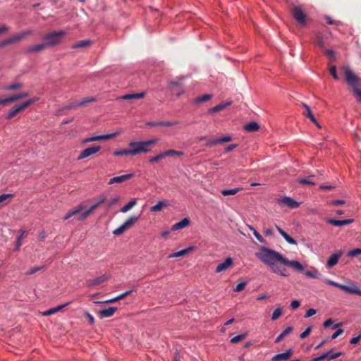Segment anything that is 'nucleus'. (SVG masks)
<instances>
[{"mask_svg":"<svg viewBox=\"0 0 361 361\" xmlns=\"http://www.w3.org/2000/svg\"><path fill=\"white\" fill-rule=\"evenodd\" d=\"M119 199H120V197L116 196V197L109 200L108 201V202L106 203V208L109 209L111 207H113L114 204H116L119 201Z\"/></svg>","mask_w":361,"mask_h":361,"instance_id":"51","label":"nucleus"},{"mask_svg":"<svg viewBox=\"0 0 361 361\" xmlns=\"http://www.w3.org/2000/svg\"><path fill=\"white\" fill-rule=\"evenodd\" d=\"M274 273L279 274L283 276H288V271L286 269H280L277 265L271 270Z\"/></svg>","mask_w":361,"mask_h":361,"instance_id":"43","label":"nucleus"},{"mask_svg":"<svg viewBox=\"0 0 361 361\" xmlns=\"http://www.w3.org/2000/svg\"><path fill=\"white\" fill-rule=\"evenodd\" d=\"M249 228L253 231V234L255 236V238L257 239V240L260 243H264V240L262 238V236L251 226H249Z\"/></svg>","mask_w":361,"mask_h":361,"instance_id":"52","label":"nucleus"},{"mask_svg":"<svg viewBox=\"0 0 361 361\" xmlns=\"http://www.w3.org/2000/svg\"><path fill=\"white\" fill-rule=\"evenodd\" d=\"M22 111L23 109L21 108L20 105L16 106L9 111L6 118L8 120L11 119Z\"/></svg>","mask_w":361,"mask_h":361,"instance_id":"31","label":"nucleus"},{"mask_svg":"<svg viewBox=\"0 0 361 361\" xmlns=\"http://www.w3.org/2000/svg\"><path fill=\"white\" fill-rule=\"evenodd\" d=\"M118 135H119V132H116V133H111V134L92 136V137H87V138L82 140L81 143L85 144L87 142H94V141L107 140L111 139L113 137H115Z\"/></svg>","mask_w":361,"mask_h":361,"instance_id":"7","label":"nucleus"},{"mask_svg":"<svg viewBox=\"0 0 361 361\" xmlns=\"http://www.w3.org/2000/svg\"><path fill=\"white\" fill-rule=\"evenodd\" d=\"M31 34L32 31L27 30L21 33L13 35L11 37L0 42V49L11 44L18 43L23 39L25 38L27 36Z\"/></svg>","mask_w":361,"mask_h":361,"instance_id":"4","label":"nucleus"},{"mask_svg":"<svg viewBox=\"0 0 361 361\" xmlns=\"http://www.w3.org/2000/svg\"><path fill=\"white\" fill-rule=\"evenodd\" d=\"M292 14L295 20L299 23L304 24L305 23L306 16L300 7L295 6L293 8Z\"/></svg>","mask_w":361,"mask_h":361,"instance_id":"12","label":"nucleus"},{"mask_svg":"<svg viewBox=\"0 0 361 361\" xmlns=\"http://www.w3.org/2000/svg\"><path fill=\"white\" fill-rule=\"evenodd\" d=\"M293 351L291 349L286 350L283 353L276 354L272 357V361H286L293 355Z\"/></svg>","mask_w":361,"mask_h":361,"instance_id":"17","label":"nucleus"},{"mask_svg":"<svg viewBox=\"0 0 361 361\" xmlns=\"http://www.w3.org/2000/svg\"><path fill=\"white\" fill-rule=\"evenodd\" d=\"M259 128V124L255 121L250 122L244 126V129L247 132L257 131Z\"/></svg>","mask_w":361,"mask_h":361,"instance_id":"32","label":"nucleus"},{"mask_svg":"<svg viewBox=\"0 0 361 361\" xmlns=\"http://www.w3.org/2000/svg\"><path fill=\"white\" fill-rule=\"evenodd\" d=\"M13 194H2L0 195V204H4L7 200L11 199Z\"/></svg>","mask_w":361,"mask_h":361,"instance_id":"54","label":"nucleus"},{"mask_svg":"<svg viewBox=\"0 0 361 361\" xmlns=\"http://www.w3.org/2000/svg\"><path fill=\"white\" fill-rule=\"evenodd\" d=\"M95 209V206L92 205L87 210L82 212L78 217L79 221L85 220Z\"/></svg>","mask_w":361,"mask_h":361,"instance_id":"39","label":"nucleus"},{"mask_svg":"<svg viewBox=\"0 0 361 361\" xmlns=\"http://www.w3.org/2000/svg\"><path fill=\"white\" fill-rule=\"evenodd\" d=\"M325 283L329 285L337 287V288H340L341 290L345 291V293H348L350 294H355L359 296H361V290L360 289V288L357 286H356L354 283H352L350 286H348L340 284L338 283H336V282L333 281L329 279H326Z\"/></svg>","mask_w":361,"mask_h":361,"instance_id":"5","label":"nucleus"},{"mask_svg":"<svg viewBox=\"0 0 361 361\" xmlns=\"http://www.w3.org/2000/svg\"><path fill=\"white\" fill-rule=\"evenodd\" d=\"M353 221V219H345V220H336V219H326L327 223H329L331 225L336 226H343L345 225H348V224H350V223H352Z\"/></svg>","mask_w":361,"mask_h":361,"instance_id":"22","label":"nucleus"},{"mask_svg":"<svg viewBox=\"0 0 361 361\" xmlns=\"http://www.w3.org/2000/svg\"><path fill=\"white\" fill-rule=\"evenodd\" d=\"M278 202L279 203L286 205L287 207H288L290 209H296L300 204V202H298L295 200H294L293 199H292L291 197H286V196H285L281 199H279Z\"/></svg>","mask_w":361,"mask_h":361,"instance_id":"13","label":"nucleus"},{"mask_svg":"<svg viewBox=\"0 0 361 361\" xmlns=\"http://www.w3.org/2000/svg\"><path fill=\"white\" fill-rule=\"evenodd\" d=\"M136 204H137V200L135 199H133V200H130L128 203H127L125 206H123L120 209V212L121 213H126L127 212L130 210Z\"/></svg>","mask_w":361,"mask_h":361,"instance_id":"34","label":"nucleus"},{"mask_svg":"<svg viewBox=\"0 0 361 361\" xmlns=\"http://www.w3.org/2000/svg\"><path fill=\"white\" fill-rule=\"evenodd\" d=\"M117 308L114 307H109L107 309L101 310L98 312L101 318L109 317L114 314Z\"/></svg>","mask_w":361,"mask_h":361,"instance_id":"21","label":"nucleus"},{"mask_svg":"<svg viewBox=\"0 0 361 361\" xmlns=\"http://www.w3.org/2000/svg\"><path fill=\"white\" fill-rule=\"evenodd\" d=\"M231 104V102H227L224 103L219 104L211 109H209L208 112L209 114H214L219 111H221L226 109L227 106H230Z\"/></svg>","mask_w":361,"mask_h":361,"instance_id":"26","label":"nucleus"},{"mask_svg":"<svg viewBox=\"0 0 361 361\" xmlns=\"http://www.w3.org/2000/svg\"><path fill=\"white\" fill-rule=\"evenodd\" d=\"M92 44L90 40H82L73 45V49L83 48L90 46Z\"/></svg>","mask_w":361,"mask_h":361,"instance_id":"42","label":"nucleus"},{"mask_svg":"<svg viewBox=\"0 0 361 361\" xmlns=\"http://www.w3.org/2000/svg\"><path fill=\"white\" fill-rule=\"evenodd\" d=\"M342 254L343 252L340 251L331 255L326 262V267L331 268L335 266L338 263V259L341 257Z\"/></svg>","mask_w":361,"mask_h":361,"instance_id":"20","label":"nucleus"},{"mask_svg":"<svg viewBox=\"0 0 361 361\" xmlns=\"http://www.w3.org/2000/svg\"><path fill=\"white\" fill-rule=\"evenodd\" d=\"M64 35L63 32H52L43 37L47 47H54L61 42V37Z\"/></svg>","mask_w":361,"mask_h":361,"instance_id":"6","label":"nucleus"},{"mask_svg":"<svg viewBox=\"0 0 361 361\" xmlns=\"http://www.w3.org/2000/svg\"><path fill=\"white\" fill-rule=\"evenodd\" d=\"M333 351V349L330 350L329 351L323 353L320 356H318L317 357L313 358L310 361H322L325 360V359H328L329 360L336 359L338 357H340L342 355L341 352H338L334 354H331V352Z\"/></svg>","mask_w":361,"mask_h":361,"instance_id":"11","label":"nucleus"},{"mask_svg":"<svg viewBox=\"0 0 361 361\" xmlns=\"http://www.w3.org/2000/svg\"><path fill=\"white\" fill-rule=\"evenodd\" d=\"M302 106L305 109V111L303 113V115L309 118L312 123H316V118L312 114L311 109L309 107V106L305 103H302Z\"/></svg>","mask_w":361,"mask_h":361,"instance_id":"33","label":"nucleus"},{"mask_svg":"<svg viewBox=\"0 0 361 361\" xmlns=\"http://www.w3.org/2000/svg\"><path fill=\"white\" fill-rule=\"evenodd\" d=\"M305 274L307 276L313 279H317L320 276V274L317 270L306 271Z\"/></svg>","mask_w":361,"mask_h":361,"instance_id":"48","label":"nucleus"},{"mask_svg":"<svg viewBox=\"0 0 361 361\" xmlns=\"http://www.w3.org/2000/svg\"><path fill=\"white\" fill-rule=\"evenodd\" d=\"M169 205V202L167 201H159L157 204L152 206L150 208V211L152 212H159L163 209L164 207H166Z\"/></svg>","mask_w":361,"mask_h":361,"instance_id":"30","label":"nucleus"},{"mask_svg":"<svg viewBox=\"0 0 361 361\" xmlns=\"http://www.w3.org/2000/svg\"><path fill=\"white\" fill-rule=\"evenodd\" d=\"M128 228L126 227V226L123 224L121 225L118 228H116L113 231V234L114 235H120L123 234Z\"/></svg>","mask_w":361,"mask_h":361,"instance_id":"46","label":"nucleus"},{"mask_svg":"<svg viewBox=\"0 0 361 361\" xmlns=\"http://www.w3.org/2000/svg\"><path fill=\"white\" fill-rule=\"evenodd\" d=\"M324 54L329 57L330 61H333L335 60V54L334 51L331 49H324Z\"/></svg>","mask_w":361,"mask_h":361,"instance_id":"50","label":"nucleus"},{"mask_svg":"<svg viewBox=\"0 0 361 361\" xmlns=\"http://www.w3.org/2000/svg\"><path fill=\"white\" fill-rule=\"evenodd\" d=\"M156 139L145 141H133L128 144L130 149H123L116 150L113 152V155L118 156H136L142 153H147L151 151V146L157 142Z\"/></svg>","mask_w":361,"mask_h":361,"instance_id":"1","label":"nucleus"},{"mask_svg":"<svg viewBox=\"0 0 361 361\" xmlns=\"http://www.w3.org/2000/svg\"><path fill=\"white\" fill-rule=\"evenodd\" d=\"M282 315V309L281 307L276 308L272 313L271 320L275 321Z\"/></svg>","mask_w":361,"mask_h":361,"instance_id":"47","label":"nucleus"},{"mask_svg":"<svg viewBox=\"0 0 361 361\" xmlns=\"http://www.w3.org/2000/svg\"><path fill=\"white\" fill-rule=\"evenodd\" d=\"M21 235L18 238L17 242H16V250H18L20 246L22 245V240L24 238V235L25 233V231L21 230Z\"/></svg>","mask_w":361,"mask_h":361,"instance_id":"53","label":"nucleus"},{"mask_svg":"<svg viewBox=\"0 0 361 361\" xmlns=\"http://www.w3.org/2000/svg\"><path fill=\"white\" fill-rule=\"evenodd\" d=\"M361 254V248H355L348 252V257H356Z\"/></svg>","mask_w":361,"mask_h":361,"instance_id":"56","label":"nucleus"},{"mask_svg":"<svg viewBox=\"0 0 361 361\" xmlns=\"http://www.w3.org/2000/svg\"><path fill=\"white\" fill-rule=\"evenodd\" d=\"M293 329L291 326L287 327L283 332H281L275 339V343L281 342L286 336L292 333Z\"/></svg>","mask_w":361,"mask_h":361,"instance_id":"29","label":"nucleus"},{"mask_svg":"<svg viewBox=\"0 0 361 361\" xmlns=\"http://www.w3.org/2000/svg\"><path fill=\"white\" fill-rule=\"evenodd\" d=\"M256 256L271 270L276 266V262L282 264L284 258L279 252L265 247H262L259 252L256 253Z\"/></svg>","mask_w":361,"mask_h":361,"instance_id":"2","label":"nucleus"},{"mask_svg":"<svg viewBox=\"0 0 361 361\" xmlns=\"http://www.w3.org/2000/svg\"><path fill=\"white\" fill-rule=\"evenodd\" d=\"M342 71L345 82L353 88L354 93L361 101V85L360 84V78H358L348 66H343L342 68Z\"/></svg>","mask_w":361,"mask_h":361,"instance_id":"3","label":"nucleus"},{"mask_svg":"<svg viewBox=\"0 0 361 361\" xmlns=\"http://www.w3.org/2000/svg\"><path fill=\"white\" fill-rule=\"evenodd\" d=\"M282 264L286 265L288 267H290L298 271H304V267L300 264L298 261L295 260H288L286 258H283V261Z\"/></svg>","mask_w":361,"mask_h":361,"instance_id":"16","label":"nucleus"},{"mask_svg":"<svg viewBox=\"0 0 361 361\" xmlns=\"http://www.w3.org/2000/svg\"><path fill=\"white\" fill-rule=\"evenodd\" d=\"M161 159H164V158H163L162 153H160V154H157V156L150 158L149 161L150 163H154V162L159 161Z\"/></svg>","mask_w":361,"mask_h":361,"instance_id":"64","label":"nucleus"},{"mask_svg":"<svg viewBox=\"0 0 361 361\" xmlns=\"http://www.w3.org/2000/svg\"><path fill=\"white\" fill-rule=\"evenodd\" d=\"M233 264V259L231 257H227L225 261L222 263H220L215 269L216 273H220L224 271H226L228 268L231 267Z\"/></svg>","mask_w":361,"mask_h":361,"instance_id":"18","label":"nucleus"},{"mask_svg":"<svg viewBox=\"0 0 361 361\" xmlns=\"http://www.w3.org/2000/svg\"><path fill=\"white\" fill-rule=\"evenodd\" d=\"M23 85L20 82H15L13 84H11L8 85L6 87H5V90H16L18 89L22 88Z\"/></svg>","mask_w":361,"mask_h":361,"instance_id":"45","label":"nucleus"},{"mask_svg":"<svg viewBox=\"0 0 361 361\" xmlns=\"http://www.w3.org/2000/svg\"><path fill=\"white\" fill-rule=\"evenodd\" d=\"M28 95H29L28 92L17 94L10 97H8L7 100H9V102H13L18 99L25 98V97H28Z\"/></svg>","mask_w":361,"mask_h":361,"instance_id":"37","label":"nucleus"},{"mask_svg":"<svg viewBox=\"0 0 361 361\" xmlns=\"http://www.w3.org/2000/svg\"><path fill=\"white\" fill-rule=\"evenodd\" d=\"M96 101V98L94 97H87L80 101H75V102H73L71 103H70L69 104H68L67 106H66L64 107V109H75L78 106H83V105H85L88 103H90V102H95Z\"/></svg>","mask_w":361,"mask_h":361,"instance_id":"8","label":"nucleus"},{"mask_svg":"<svg viewBox=\"0 0 361 361\" xmlns=\"http://www.w3.org/2000/svg\"><path fill=\"white\" fill-rule=\"evenodd\" d=\"M145 96V92H142L140 93L127 94L121 97L122 99L130 100V99H142Z\"/></svg>","mask_w":361,"mask_h":361,"instance_id":"28","label":"nucleus"},{"mask_svg":"<svg viewBox=\"0 0 361 361\" xmlns=\"http://www.w3.org/2000/svg\"><path fill=\"white\" fill-rule=\"evenodd\" d=\"M95 209V206L92 205L87 210L82 212L78 217L79 221L85 220Z\"/></svg>","mask_w":361,"mask_h":361,"instance_id":"40","label":"nucleus"},{"mask_svg":"<svg viewBox=\"0 0 361 361\" xmlns=\"http://www.w3.org/2000/svg\"><path fill=\"white\" fill-rule=\"evenodd\" d=\"M329 73H330V74L332 75V77L334 79H336V80L338 79V75H337V72H336V67L335 66H332L330 68Z\"/></svg>","mask_w":361,"mask_h":361,"instance_id":"62","label":"nucleus"},{"mask_svg":"<svg viewBox=\"0 0 361 361\" xmlns=\"http://www.w3.org/2000/svg\"><path fill=\"white\" fill-rule=\"evenodd\" d=\"M240 190H242L241 188H233V189H230V190H223L221 191V194L224 196L234 195L237 194Z\"/></svg>","mask_w":361,"mask_h":361,"instance_id":"41","label":"nucleus"},{"mask_svg":"<svg viewBox=\"0 0 361 361\" xmlns=\"http://www.w3.org/2000/svg\"><path fill=\"white\" fill-rule=\"evenodd\" d=\"M100 149H101V147L99 145L87 147L80 152V154H79V156L78 157V160H81L85 158L89 157L97 153L98 152H99Z\"/></svg>","mask_w":361,"mask_h":361,"instance_id":"9","label":"nucleus"},{"mask_svg":"<svg viewBox=\"0 0 361 361\" xmlns=\"http://www.w3.org/2000/svg\"><path fill=\"white\" fill-rule=\"evenodd\" d=\"M287 243L290 245H297V241L290 237L287 233L283 236Z\"/></svg>","mask_w":361,"mask_h":361,"instance_id":"55","label":"nucleus"},{"mask_svg":"<svg viewBox=\"0 0 361 361\" xmlns=\"http://www.w3.org/2000/svg\"><path fill=\"white\" fill-rule=\"evenodd\" d=\"M245 286H246V282H241L236 286L234 290L235 292H240L245 288Z\"/></svg>","mask_w":361,"mask_h":361,"instance_id":"63","label":"nucleus"},{"mask_svg":"<svg viewBox=\"0 0 361 361\" xmlns=\"http://www.w3.org/2000/svg\"><path fill=\"white\" fill-rule=\"evenodd\" d=\"M212 97L213 96L211 94H204L201 97H198L195 98L194 100V103L199 104L201 102H204L209 101V99H211L212 98Z\"/></svg>","mask_w":361,"mask_h":361,"instance_id":"38","label":"nucleus"},{"mask_svg":"<svg viewBox=\"0 0 361 361\" xmlns=\"http://www.w3.org/2000/svg\"><path fill=\"white\" fill-rule=\"evenodd\" d=\"M133 176H134L133 173H128V174L122 175V176H116V177H114V178H111L109 180L108 184L109 185H112L114 183H123V182H124L126 180H130Z\"/></svg>","mask_w":361,"mask_h":361,"instance_id":"19","label":"nucleus"},{"mask_svg":"<svg viewBox=\"0 0 361 361\" xmlns=\"http://www.w3.org/2000/svg\"><path fill=\"white\" fill-rule=\"evenodd\" d=\"M137 219L138 216H131L123 223V224L128 229H129L137 222Z\"/></svg>","mask_w":361,"mask_h":361,"instance_id":"36","label":"nucleus"},{"mask_svg":"<svg viewBox=\"0 0 361 361\" xmlns=\"http://www.w3.org/2000/svg\"><path fill=\"white\" fill-rule=\"evenodd\" d=\"M297 181L300 185H314L316 184L315 181L309 178H298Z\"/></svg>","mask_w":361,"mask_h":361,"instance_id":"44","label":"nucleus"},{"mask_svg":"<svg viewBox=\"0 0 361 361\" xmlns=\"http://www.w3.org/2000/svg\"><path fill=\"white\" fill-rule=\"evenodd\" d=\"M37 100H38V98L30 99L23 102V104H21L20 106L23 109V110H24L25 109H26L27 107H28L29 106H30L31 104H32L33 103L37 102Z\"/></svg>","mask_w":361,"mask_h":361,"instance_id":"49","label":"nucleus"},{"mask_svg":"<svg viewBox=\"0 0 361 361\" xmlns=\"http://www.w3.org/2000/svg\"><path fill=\"white\" fill-rule=\"evenodd\" d=\"M232 140V137L229 135L224 136L221 138L212 139L207 141L205 146L207 147H212L216 145L226 143Z\"/></svg>","mask_w":361,"mask_h":361,"instance_id":"10","label":"nucleus"},{"mask_svg":"<svg viewBox=\"0 0 361 361\" xmlns=\"http://www.w3.org/2000/svg\"><path fill=\"white\" fill-rule=\"evenodd\" d=\"M110 276L106 274L100 276L94 279H89L87 281L86 284L89 287L100 285L109 279Z\"/></svg>","mask_w":361,"mask_h":361,"instance_id":"14","label":"nucleus"},{"mask_svg":"<svg viewBox=\"0 0 361 361\" xmlns=\"http://www.w3.org/2000/svg\"><path fill=\"white\" fill-rule=\"evenodd\" d=\"M83 209H84L83 204H80L78 205L75 209L68 212L66 214V216L63 217V219L67 220V219H70L71 217L79 214L82 210H83Z\"/></svg>","mask_w":361,"mask_h":361,"instance_id":"25","label":"nucleus"},{"mask_svg":"<svg viewBox=\"0 0 361 361\" xmlns=\"http://www.w3.org/2000/svg\"><path fill=\"white\" fill-rule=\"evenodd\" d=\"M180 123L179 121H149L146 123L147 126L150 127H158V126H164V127H171L173 126L178 125Z\"/></svg>","mask_w":361,"mask_h":361,"instance_id":"15","label":"nucleus"},{"mask_svg":"<svg viewBox=\"0 0 361 361\" xmlns=\"http://www.w3.org/2000/svg\"><path fill=\"white\" fill-rule=\"evenodd\" d=\"M163 158L171 156H182L183 152L180 151H176L174 149H169L162 152Z\"/></svg>","mask_w":361,"mask_h":361,"instance_id":"35","label":"nucleus"},{"mask_svg":"<svg viewBox=\"0 0 361 361\" xmlns=\"http://www.w3.org/2000/svg\"><path fill=\"white\" fill-rule=\"evenodd\" d=\"M245 337V336L244 334L238 335V336L233 337V338H231V342L232 343H237L240 342V341H242L243 339H244Z\"/></svg>","mask_w":361,"mask_h":361,"instance_id":"59","label":"nucleus"},{"mask_svg":"<svg viewBox=\"0 0 361 361\" xmlns=\"http://www.w3.org/2000/svg\"><path fill=\"white\" fill-rule=\"evenodd\" d=\"M106 200V197L104 195H101L98 197L96 202L93 204V206H95V209L99 207L100 204L104 203Z\"/></svg>","mask_w":361,"mask_h":361,"instance_id":"57","label":"nucleus"},{"mask_svg":"<svg viewBox=\"0 0 361 361\" xmlns=\"http://www.w3.org/2000/svg\"><path fill=\"white\" fill-rule=\"evenodd\" d=\"M190 224V221L187 218H184L180 221L176 223L171 227V231H178L188 226Z\"/></svg>","mask_w":361,"mask_h":361,"instance_id":"24","label":"nucleus"},{"mask_svg":"<svg viewBox=\"0 0 361 361\" xmlns=\"http://www.w3.org/2000/svg\"><path fill=\"white\" fill-rule=\"evenodd\" d=\"M194 250L193 246L188 247L186 249L176 252L169 255V258L184 257L191 252Z\"/></svg>","mask_w":361,"mask_h":361,"instance_id":"23","label":"nucleus"},{"mask_svg":"<svg viewBox=\"0 0 361 361\" xmlns=\"http://www.w3.org/2000/svg\"><path fill=\"white\" fill-rule=\"evenodd\" d=\"M44 269V267L41 266V267H33L32 269H30L29 271H27L26 272V275H32V274H35L36 272L42 270Z\"/></svg>","mask_w":361,"mask_h":361,"instance_id":"58","label":"nucleus"},{"mask_svg":"<svg viewBox=\"0 0 361 361\" xmlns=\"http://www.w3.org/2000/svg\"><path fill=\"white\" fill-rule=\"evenodd\" d=\"M316 42H317V44H318V46H319L320 48H322V49H324V48L325 42H324V39L322 38V37H321L320 35H318V36L317 37Z\"/></svg>","mask_w":361,"mask_h":361,"instance_id":"60","label":"nucleus"},{"mask_svg":"<svg viewBox=\"0 0 361 361\" xmlns=\"http://www.w3.org/2000/svg\"><path fill=\"white\" fill-rule=\"evenodd\" d=\"M311 331H312V326L307 327L305 331H303L302 334H300V338L302 339L307 338L311 333Z\"/></svg>","mask_w":361,"mask_h":361,"instance_id":"61","label":"nucleus"},{"mask_svg":"<svg viewBox=\"0 0 361 361\" xmlns=\"http://www.w3.org/2000/svg\"><path fill=\"white\" fill-rule=\"evenodd\" d=\"M46 49H47V47L44 42L42 44H36V45H33V46H30V47H27L26 51L27 53L39 52Z\"/></svg>","mask_w":361,"mask_h":361,"instance_id":"27","label":"nucleus"}]
</instances>
